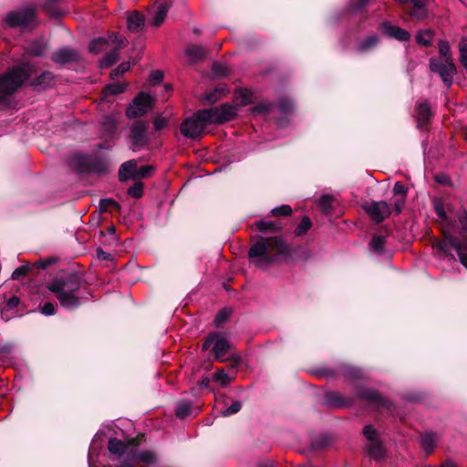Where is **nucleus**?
<instances>
[{
    "instance_id": "obj_1",
    "label": "nucleus",
    "mask_w": 467,
    "mask_h": 467,
    "mask_svg": "<svg viewBox=\"0 0 467 467\" xmlns=\"http://www.w3.org/2000/svg\"><path fill=\"white\" fill-rule=\"evenodd\" d=\"M289 249L280 237L261 238L249 250L250 262L256 267L266 269L286 257Z\"/></svg>"
},
{
    "instance_id": "obj_2",
    "label": "nucleus",
    "mask_w": 467,
    "mask_h": 467,
    "mask_svg": "<svg viewBox=\"0 0 467 467\" xmlns=\"http://www.w3.org/2000/svg\"><path fill=\"white\" fill-rule=\"evenodd\" d=\"M47 288L57 296L60 306L67 309L77 308L88 298V293L81 288V282L73 275L65 279H56L47 285Z\"/></svg>"
},
{
    "instance_id": "obj_3",
    "label": "nucleus",
    "mask_w": 467,
    "mask_h": 467,
    "mask_svg": "<svg viewBox=\"0 0 467 467\" xmlns=\"http://www.w3.org/2000/svg\"><path fill=\"white\" fill-rule=\"evenodd\" d=\"M457 217L463 230L466 232V234L459 238L445 232L446 241H438L434 244V246L441 255H451L455 260V257L450 254V247L454 249L461 264L467 269V213L463 211L458 213Z\"/></svg>"
},
{
    "instance_id": "obj_4",
    "label": "nucleus",
    "mask_w": 467,
    "mask_h": 467,
    "mask_svg": "<svg viewBox=\"0 0 467 467\" xmlns=\"http://www.w3.org/2000/svg\"><path fill=\"white\" fill-rule=\"evenodd\" d=\"M33 72L29 64H23L0 77V103L13 94Z\"/></svg>"
},
{
    "instance_id": "obj_5",
    "label": "nucleus",
    "mask_w": 467,
    "mask_h": 467,
    "mask_svg": "<svg viewBox=\"0 0 467 467\" xmlns=\"http://www.w3.org/2000/svg\"><path fill=\"white\" fill-rule=\"evenodd\" d=\"M236 108L232 104H223L208 109L199 110V115L208 124H222L231 120L236 115Z\"/></svg>"
},
{
    "instance_id": "obj_6",
    "label": "nucleus",
    "mask_w": 467,
    "mask_h": 467,
    "mask_svg": "<svg viewBox=\"0 0 467 467\" xmlns=\"http://www.w3.org/2000/svg\"><path fill=\"white\" fill-rule=\"evenodd\" d=\"M212 345L216 359L224 361L232 356L231 345L225 335L218 332L210 334L205 338L202 348L208 349Z\"/></svg>"
},
{
    "instance_id": "obj_7",
    "label": "nucleus",
    "mask_w": 467,
    "mask_h": 467,
    "mask_svg": "<svg viewBox=\"0 0 467 467\" xmlns=\"http://www.w3.org/2000/svg\"><path fill=\"white\" fill-rule=\"evenodd\" d=\"M208 125L206 120L199 115V110L192 117L185 119L181 124L180 130L183 137L195 140L200 138Z\"/></svg>"
},
{
    "instance_id": "obj_8",
    "label": "nucleus",
    "mask_w": 467,
    "mask_h": 467,
    "mask_svg": "<svg viewBox=\"0 0 467 467\" xmlns=\"http://www.w3.org/2000/svg\"><path fill=\"white\" fill-rule=\"evenodd\" d=\"M36 24L35 9L28 7L17 12H10L5 19V25L10 27H29Z\"/></svg>"
},
{
    "instance_id": "obj_9",
    "label": "nucleus",
    "mask_w": 467,
    "mask_h": 467,
    "mask_svg": "<svg viewBox=\"0 0 467 467\" xmlns=\"http://www.w3.org/2000/svg\"><path fill=\"white\" fill-rule=\"evenodd\" d=\"M368 443L365 446L367 453L377 461H379L385 456V450L381 441L379 440L378 432L372 425H367L363 431Z\"/></svg>"
},
{
    "instance_id": "obj_10",
    "label": "nucleus",
    "mask_w": 467,
    "mask_h": 467,
    "mask_svg": "<svg viewBox=\"0 0 467 467\" xmlns=\"http://www.w3.org/2000/svg\"><path fill=\"white\" fill-rule=\"evenodd\" d=\"M430 69L431 72L438 73L443 83L451 87L453 82V77L456 74V67L452 60L430 59Z\"/></svg>"
},
{
    "instance_id": "obj_11",
    "label": "nucleus",
    "mask_w": 467,
    "mask_h": 467,
    "mask_svg": "<svg viewBox=\"0 0 467 467\" xmlns=\"http://www.w3.org/2000/svg\"><path fill=\"white\" fill-rule=\"evenodd\" d=\"M72 161L78 172L102 173L106 171V165L103 161L88 155H76Z\"/></svg>"
},
{
    "instance_id": "obj_12",
    "label": "nucleus",
    "mask_w": 467,
    "mask_h": 467,
    "mask_svg": "<svg viewBox=\"0 0 467 467\" xmlns=\"http://www.w3.org/2000/svg\"><path fill=\"white\" fill-rule=\"evenodd\" d=\"M153 104L154 98L147 93L141 92L134 99L132 104L127 109L126 114L129 118L142 116L152 109Z\"/></svg>"
},
{
    "instance_id": "obj_13",
    "label": "nucleus",
    "mask_w": 467,
    "mask_h": 467,
    "mask_svg": "<svg viewBox=\"0 0 467 467\" xmlns=\"http://www.w3.org/2000/svg\"><path fill=\"white\" fill-rule=\"evenodd\" d=\"M373 222L379 223L390 214V205L383 201L371 202L363 206Z\"/></svg>"
},
{
    "instance_id": "obj_14",
    "label": "nucleus",
    "mask_w": 467,
    "mask_h": 467,
    "mask_svg": "<svg viewBox=\"0 0 467 467\" xmlns=\"http://www.w3.org/2000/svg\"><path fill=\"white\" fill-rule=\"evenodd\" d=\"M146 124L144 122H136L130 130V139L134 148L145 145L147 141L146 137Z\"/></svg>"
},
{
    "instance_id": "obj_15",
    "label": "nucleus",
    "mask_w": 467,
    "mask_h": 467,
    "mask_svg": "<svg viewBox=\"0 0 467 467\" xmlns=\"http://www.w3.org/2000/svg\"><path fill=\"white\" fill-rule=\"evenodd\" d=\"M78 58V53L68 47L60 48L52 55V60L57 64L77 61Z\"/></svg>"
},
{
    "instance_id": "obj_16",
    "label": "nucleus",
    "mask_w": 467,
    "mask_h": 467,
    "mask_svg": "<svg viewBox=\"0 0 467 467\" xmlns=\"http://www.w3.org/2000/svg\"><path fill=\"white\" fill-rule=\"evenodd\" d=\"M137 161L135 160L128 161L121 164L119 171V177L121 182L127 181L137 176Z\"/></svg>"
},
{
    "instance_id": "obj_17",
    "label": "nucleus",
    "mask_w": 467,
    "mask_h": 467,
    "mask_svg": "<svg viewBox=\"0 0 467 467\" xmlns=\"http://www.w3.org/2000/svg\"><path fill=\"white\" fill-rule=\"evenodd\" d=\"M206 54L207 50L199 45H191L185 49V55L192 63H195L202 59Z\"/></svg>"
},
{
    "instance_id": "obj_18",
    "label": "nucleus",
    "mask_w": 467,
    "mask_h": 467,
    "mask_svg": "<svg viewBox=\"0 0 467 467\" xmlns=\"http://www.w3.org/2000/svg\"><path fill=\"white\" fill-rule=\"evenodd\" d=\"M383 29L386 35L400 41H407L410 36L408 31L396 26L384 25Z\"/></svg>"
},
{
    "instance_id": "obj_19",
    "label": "nucleus",
    "mask_w": 467,
    "mask_h": 467,
    "mask_svg": "<svg viewBox=\"0 0 467 467\" xmlns=\"http://www.w3.org/2000/svg\"><path fill=\"white\" fill-rule=\"evenodd\" d=\"M393 192L397 196V199L394 201V206L397 213H400L405 202L407 190L401 182H397L394 185Z\"/></svg>"
},
{
    "instance_id": "obj_20",
    "label": "nucleus",
    "mask_w": 467,
    "mask_h": 467,
    "mask_svg": "<svg viewBox=\"0 0 467 467\" xmlns=\"http://www.w3.org/2000/svg\"><path fill=\"white\" fill-rule=\"evenodd\" d=\"M324 403L330 407H344L349 404L336 391L326 393L324 396Z\"/></svg>"
},
{
    "instance_id": "obj_21",
    "label": "nucleus",
    "mask_w": 467,
    "mask_h": 467,
    "mask_svg": "<svg viewBox=\"0 0 467 467\" xmlns=\"http://www.w3.org/2000/svg\"><path fill=\"white\" fill-rule=\"evenodd\" d=\"M420 445L427 453H431L435 448L439 438L434 433H424L420 436Z\"/></svg>"
},
{
    "instance_id": "obj_22",
    "label": "nucleus",
    "mask_w": 467,
    "mask_h": 467,
    "mask_svg": "<svg viewBox=\"0 0 467 467\" xmlns=\"http://www.w3.org/2000/svg\"><path fill=\"white\" fill-rule=\"evenodd\" d=\"M20 300L17 296H14L10 297L5 304V306H0L1 307V316L2 318L5 321L12 318L13 314H9L10 311L16 309L17 306L19 305Z\"/></svg>"
},
{
    "instance_id": "obj_23",
    "label": "nucleus",
    "mask_w": 467,
    "mask_h": 467,
    "mask_svg": "<svg viewBox=\"0 0 467 467\" xmlns=\"http://www.w3.org/2000/svg\"><path fill=\"white\" fill-rule=\"evenodd\" d=\"M431 116V111L428 103L422 102L418 104L416 109V119L419 126L425 124Z\"/></svg>"
},
{
    "instance_id": "obj_24",
    "label": "nucleus",
    "mask_w": 467,
    "mask_h": 467,
    "mask_svg": "<svg viewBox=\"0 0 467 467\" xmlns=\"http://www.w3.org/2000/svg\"><path fill=\"white\" fill-rule=\"evenodd\" d=\"M167 5L164 4L160 5L154 11L151 18L150 19V24L153 26H160L163 23L167 16Z\"/></svg>"
},
{
    "instance_id": "obj_25",
    "label": "nucleus",
    "mask_w": 467,
    "mask_h": 467,
    "mask_svg": "<svg viewBox=\"0 0 467 467\" xmlns=\"http://www.w3.org/2000/svg\"><path fill=\"white\" fill-rule=\"evenodd\" d=\"M128 457L130 461H139L146 464H151L155 462L156 457L152 451H144L140 452L129 453Z\"/></svg>"
},
{
    "instance_id": "obj_26",
    "label": "nucleus",
    "mask_w": 467,
    "mask_h": 467,
    "mask_svg": "<svg viewBox=\"0 0 467 467\" xmlns=\"http://www.w3.org/2000/svg\"><path fill=\"white\" fill-rule=\"evenodd\" d=\"M144 23L143 17L137 12L130 14L127 17V26L130 31H138Z\"/></svg>"
},
{
    "instance_id": "obj_27",
    "label": "nucleus",
    "mask_w": 467,
    "mask_h": 467,
    "mask_svg": "<svg viewBox=\"0 0 467 467\" xmlns=\"http://www.w3.org/2000/svg\"><path fill=\"white\" fill-rule=\"evenodd\" d=\"M108 449L111 453L121 456L127 452L128 446L119 440L110 439Z\"/></svg>"
},
{
    "instance_id": "obj_28",
    "label": "nucleus",
    "mask_w": 467,
    "mask_h": 467,
    "mask_svg": "<svg viewBox=\"0 0 467 467\" xmlns=\"http://www.w3.org/2000/svg\"><path fill=\"white\" fill-rule=\"evenodd\" d=\"M109 45V40L105 37L94 38L88 45L90 53L99 54L102 52Z\"/></svg>"
},
{
    "instance_id": "obj_29",
    "label": "nucleus",
    "mask_w": 467,
    "mask_h": 467,
    "mask_svg": "<svg viewBox=\"0 0 467 467\" xmlns=\"http://www.w3.org/2000/svg\"><path fill=\"white\" fill-rule=\"evenodd\" d=\"M127 85L124 83H113L106 86L103 91V99H106L109 96L118 95L126 89Z\"/></svg>"
},
{
    "instance_id": "obj_30",
    "label": "nucleus",
    "mask_w": 467,
    "mask_h": 467,
    "mask_svg": "<svg viewBox=\"0 0 467 467\" xmlns=\"http://www.w3.org/2000/svg\"><path fill=\"white\" fill-rule=\"evenodd\" d=\"M54 77L50 72L42 73L33 83L34 86L46 88L53 82Z\"/></svg>"
},
{
    "instance_id": "obj_31",
    "label": "nucleus",
    "mask_w": 467,
    "mask_h": 467,
    "mask_svg": "<svg viewBox=\"0 0 467 467\" xmlns=\"http://www.w3.org/2000/svg\"><path fill=\"white\" fill-rule=\"evenodd\" d=\"M226 92H228V90L224 87L219 86L215 88L213 91L207 93L204 99L206 101L210 103H214L218 99H220L221 97L224 95Z\"/></svg>"
},
{
    "instance_id": "obj_32",
    "label": "nucleus",
    "mask_w": 467,
    "mask_h": 467,
    "mask_svg": "<svg viewBox=\"0 0 467 467\" xmlns=\"http://www.w3.org/2000/svg\"><path fill=\"white\" fill-rule=\"evenodd\" d=\"M361 397L367 400L376 402L379 406H383L386 402L377 391L371 389L363 391Z\"/></svg>"
},
{
    "instance_id": "obj_33",
    "label": "nucleus",
    "mask_w": 467,
    "mask_h": 467,
    "mask_svg": "<svg viewBox=\"0 0 467 467\" xmlns=\"http://www.w3.org/2000/svg\"><path fill=\"white\" fill-rule=\"evenodd\" d=\"M378 37L376 36H369L364 39L358 47V51L365 52L373 48L378 44Z\"/></svg>"
},
{
    "instance_id": "obj_34",
    "label": "nucleus",
    "mask_w": 467,
    "mask_h": 467,
    "mask_svg": "<svg viewBox=\"0 0 467 467\" xmlns=\"http://www.w3.org/2000/svg\"><path fill=\"white\" fill-rule=\"evenodd\" d=\"M439 53L441 60H452L451 57V47L448 41L441 40L439 42Z\"/></svg>"
},
{
    "instance_id": "obj_35",
    "label": "nucleus",
    "mask_w": 467,
    "mask_h": 467,
    "mask_svg": "<svg viewBox=\"0 0 467 467\" xmlns=\"http://www.w3.org/2000/svg\"><path fill=\"white\" fill-rule=\"evenodd\" d=\"M213 380L222 387H226L231 382V378L223 369H220L213 374Z\"/></svg>"
},
{
    "instance_id": "obj_36",
    "label": "nucleus",
    "mask_w": 467,
    "mask_h": 467,
    "mask_svg": "<svg viewBox=\"0 0 467 467\" xmlns=\"http://www.w3.org/2000/svg\"><path fill=\"white\" fill-rule=\"evenodd\" d=\"M176 416L180 419H184L191 412V404L187 401L179 402L176 406Z\"/></svg>"
},
{
    "instance_id": "obj_37",
    "label": "nucleus",
    "mask_w": 467,
    "mask_h": 467,
    "mask_svg": "<svg viewBox=\"0 0 467 467\" xmlns=\"http://www.w3.org/2000/svg\"><path fill=\"white\" fill-rule=\"evenodd\" d=\"M312 226V223L308 217H304L300 223L295 230V234L297 236H301L305 234Z\"/></svg>"
},
{
    "instance_id": "obj_38",
    "label": "nucleus",
    "mask_w": 467,
    "mask_h": 467,
    "mask_svg": "<svg viewBox=\"0 0 467 467\" xmlns=\"http://www.w3.org/2000/svg\"><path fill=\"white\" fill-rule=\"evenodd\" d=\"M119 59V53L117 50H114L109 54H107L100 60L99 65L101 67H106L113 65Z\"/></svg>"
},
{
    "instance_id": "obj_39",
    "label": "nucleus",
    "mask_w": 467,
    "mask_h": 467,
    "mask_svg": "<svg viewBox=\"0 0 467 467\" xmlns=\"http://www.w3.org/2000/svg\"><path fill=\"white\" fill-rule=\"evenodd\" d=\"M385 245V238L379 235H376L372 238L369 246L378 254H381L383 252Z\"/></svg>"
},
{
    "instance_id": "obj_40",
    "label": "nucleus",
    "mask_w": 467,
    "mask_h": 467,
    "mask_svg": "<svg viewBox=\"0 0 467 467\" xmlns=\"http://www.w3.org/2000/svg\"><path fill=\"white\" fill-rule=\"evenodd\" d=\"M432 34L430 30H421L416 36V40L420 45L428 46L431 44Z\"/></svg>"
},
{
    "instance_id": "obj_41",
    "label": "nucleus",
    "mask_w": 467,
    "mask_h": 467,
    "mask_svg": "<svg viewBox=\"0 0 467 467\" xmlns=\"http://www.w3.org/2000/svg\"><path fill=\"white\" fill-rule=\"evenodd\" d=\"M433 206H434V210H435V213H437L438 217L441 220V222L443 223H446L448 219H447L444 208H443L442 202L439 199H434Z\"/></svg>"
},
{
    "instance_id": "obj_42",
    "label": "nucleus",
    "mask_w": 467,
    "mask_h": 467,
    "mask_svg": "<svg viewBox=\"0 0 467 467\" xmlns=\"http://www.w3.org/2000/svg\"><path fill=\"white\" fill-rule=\"evenodd\" d=\"M333 197L330 195H323L319 201L318 203L320 207L322 208L323 212L326 213H330V209L333 203Z\"/></svg>"
},
{
    "instance_id": "obj_43",
    "label": "nucleus",
    "mask_w": 467,
    "mask_h": 467,
    "mask_svg": "<svg viewBox=\"0 0 467 467\" xmlns=\"http://www.w3.org/2000/svg\"><path fill=\"white\" fill-rule=\"evenodd\" d=\"M413 5L418 8V11H414L410 13V16L413 17L420 18L423 16L424 6L426 4V0H410Z\"/></svg>"
},
{
    "instance_id": "obj_44",
    "label": "nucleus",
    "mask_w": 467,
    "mask_h": 467,
    "mask_svg": "<svg viewBox=\"0 0 467 467\" xmlns=\"http://www.w3.org/2000/svg\"><path fill=\"white\" fill-rule=\"evenodd\" d=\"M242 408L240 401H234L226 410L220 412L221 416L227 417L237 413Z\"/></svg>"
},
{
    "instance_id": "obj_45",
    "label": "nucleus",
    "mask_w": 467,
    "mask_h": 467,
    "mask_svg": "<svg viewBox=\"0 0 467 467\" xmlns=\"http://www.w3.org/2000/svg\"><path fill=\"white\" fill-rule=\"evenodd\" d=\"M114 207L117 210H119V204L114 201L113 199H101L99 202V209L102 212L107 211L109 208Z\"/></svg>"
},
{
    "instance_id": "obj_46",
    "label": "nucleus",
    "mask_w": 467,
    "mask_h": 467,
    "mask_svg": "<svg viewBox=\"0 0 467 467\" xmlns=\"http://www.w3.org/2000/svg\"><path fill=\"white\" fill-rule=\"evenodd\" d=\"M292 213V208L289 205L284 204L279 207H275L272 210L274 216H285Z\"/></svg>"
},
{
    "instance_id": "obj_47",
    "label": "nucleus",
    "mask_w": 467,
    "mask_h": 467,
    "mask_svg": "<svg viewBox=\"0 0 467 467\" xmlns=\"http://www.w3.org/2000/svg\"><path fill=\"white\" fill-rule=\"evenodd\" d=\"M130 67V62H122L117 68L112 70L110 76L112 78H118L119 76L127 72Z\"/></svg>"
},
{
    "instance_id": "obj_48",
    "label": "nucleus",
    "mask_w": 467,
    "mask_h": 467,
    "mask_svg": "<svg viewBox=\"0 0 467 467\" xmlns=\"http://www.w3.org/2000/svg\"><path fill=\"white\" fill-rule=\"evenodd\" d=\"M143 188L141 183H135L132 187L128 190V193L130 196L133 198H140L142 196Z\"/></svg>"
},
{
    "instance_id": "obj_49",
    "label": "nucleus",
    "mask_w": 467,
    "mask_h": 467,
    "mask_svg": "<svg viewBox=\"0 0 467 467\" xmlns=\"http://www.w3.org/2000/svg\"><path fill=\"white\" fill-rule=\"evenodd\" d=\"M46 46L44 44H34L29 48L28 52L33 56L42 57L46 52Z\"/></svg>"
},
{
    "instance_id": "obj_50",
    "label": "nucleus",
    "mask_w": 467,
    "mask_h": 467,
    "mask_svg": "<svg viewBox=\"0 0 467 467\" xmlns=\"http://www.w3.org/2000/svg\"><path fill=\"white\" fill-rule=\"evenodd\" d=\"M230 316V310L229 309H222L215 317L214 323L216 326H220L223 324Z\"/></svg>"
},
{
    "instance_id": "obj_51",
    "label": "nucleus",
    "mask_w": 467,
    "mask_h": 467,
    "mask_svg": "<svg viewBox=\"0 0 467 467\" xmlns=\"http://www.w3.org/2000/svg\"><path fill=\"white\" fill-rule=\"evenodd\" d=\"M29 267L28 265H22L18 268H16L13 273H12V278L14 280H17L21 277H23L28 271Z\"/></svg>"
},
{
    "instance_id": "obj_52",
    "label": "nucleus",
    "mask_w": 467,
    "mask_h": 467,
    "mask_svg": "<svg viewBox=\"0 0 467 467\" xmlns=\"http://www.w3.org/2000/svg\"><path fill=\"white\" fill-rule=\"evenodd\" d=\"M167 123H168L167 119L162 116H157L153 119V125L157 130L164 129L167 126Z\"/></svg>"
},
{
    "instance_id": "obj_53",
    "label": "nucleus",
    "mask_w": 467,
    "mask_h": 467,
    "mask_svg": "<svg viewBox=\"0 0 467 467\" xmlns=\"http://www.w3.org/2000/svg\"><path fill=\"white\" fill-rule=\"evenodd\" d=\"M256 227L259 231L265 232L268 230H273L275 226L271 222L258 221L256 222Z\"/></svg>"
},
{
    "instance_id": "obj_54",
    "label": "nucleus",
    "mask_w": 467,
    "mask_h": 467,
    "mask_svg": "<svg viewBox=\"0 0 467 467\" xmlns=\"http://www.w3.org/2000/svg\"><path fill=\"white\" fill-rule=\"evenodd\" d=\"M212 71L214 76H223L226 74L225 67L220 63H214Z\"/></svg>"
},
{
    "instance_id": "obj_55",
    "label": "nucleus",
    "mask_w": 467,
    "mask_h": 467,
    "mask_svg": "<svg viewBox=\"0 0 467 467\" xmlns=\"http://www.w3.org/2000/svg\"><path fill=\"white\" fill-rule=\"evenodd\" d=\"M239 95L241 97L240 104L241 105H246L250 102L251 99V92L247 89H240Z\"/></svg>"
},
{
    "instance_id": "obj_56",
    "label": "nucleus",
    "mask_w": 467,
    "mask_h": 467,
    "mask_svg": "<svg viewBox=\"0 0 467 467\" xmlns=\"http://www.w3.org/2000/svg\"><path fill=\"white\" fill-rule=\"evenodd\" d=\"M41 313L45 316H53L55 314V306L52 303H46L41 307Z\"/></svg>"
},
{
    "instance_id": "obj_57",
    "label": "nucleus",
    "mask_w": 467,
    "mask_h": 467,
    "mask_svg": "<svg viewBox=\"0 0 467 467\" xmlns=\"http://www.w3.org/2000/svg\"><path fill=\"white\" fill-rule=\"evenodd\" d=\"M163 78V74L161 71H153L150 75V82L151 84H157L161 82Z\"/></svg>"
},
{
    "instance_id": "obj_58",
    "label": "nucleus",
    "mask_w": 467,
    "mask_h": 467,
    "mask_svg": "<svg viewBox=\"0 0 467 467\" xmlns=\"http://www.w3.org/2000/svg\"><path fill=\"white\" fill-rule=\"evenodd\" d=\"M97 256L99 260H111L112 255L109 253L103 251L101 248L97 249Z\"/></svg>"
},
{
    "instance_id": "obj_59",
    "label": "nucleus",
    "mask_w": 467,
    "mask_h": 467,
    "mask_svg": "<svg viewBox=\"0 0 467 467\" xmlns=\"http://www.w3.org/2000/svg\"><path fill=\"white\" fill-rule=\"evenodd\" d=\"M109 37L112 42L117 43L119 47L126 43V39L124 37H119L116 33L109 34Z\"/></svg>"
},
{
    "instance_id": "obj_60",
    "label": "nucleus",
    "mask_w": 467,
    "mask_h": 467,
    "mask_svg": "<svg viewBox=\"0 0 467 467\" xmlns=\"http://www.w3.org/2000/svg\"><path fill=\"white\" fill-rule=\"evenodd\" d=\"M152 171L151 166H144L140 169L139 171H137V176L139 177H146L150 174V171Z\"/></svg>"
},
{
    "instance_id": "obj_61",
    "label": "nucleus",
    "mask_w": 467,
    "mask_h": 467,
    "mask_svg": "<svg viewBox=\"0 0 467 467\" xmlns=\"http://www.w3.org/2000/svg\"><path fill=\"white\" fill-rule=\"evenodd\" d=\"M292 109L290 101L285 100L280 102V109L282 112H288Z\"/></svg>"
},
{
    "instance_id": "obj_62",
    "label": "nucleus",
    "mask_w": 467,
    "mask_h": 467,
    "mask_svg": "<svg viewBox=\"0 0 467 467\" xmlns=\"http://www.w3.org/2000/svg\"><path fill=\"white\" fill-rule=\"evenodd\" d=\"M209 384H210V379H209V378L205 377L200 382V387L203 388V389H206V388L209 387Z\"/></svg>"
},
{
    "instance_id": "obj_63",
    "label": "nucleus",
    "mask_w": 467,
    "mask_h": 467,
    "mask_svg": "<svg viewBox=\"0 0 467 467\" xmlns=\"http://www.w3.org/2000/svg\"><path fill=\"white\" fill-rule=\"evenodd\" d=\"M266 110H267V108L265 106H256L253 109L254 112H258V113L265 112Z\"/></svg>"
},
{
    "instance_id": "obj_64",
    "label": "nucleus",
    "mask_w": 467,
    "mask_h": 467,
    "mask_svg": "<svg viewBox=\"0 0 467 467\" xmlns=\"http://www.w3.org/2000/svg\"><path fill=\"white\" fill-rule=\"evenodd\" d=\"M441 467H456L451 462H446Z\"/></svg>"
}]
</instances>
